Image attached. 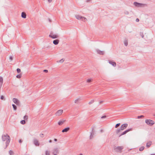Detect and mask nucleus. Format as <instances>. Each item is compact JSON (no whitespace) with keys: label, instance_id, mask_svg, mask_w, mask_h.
I'll use <instances>...</instances> for the list:
<instances>
[{"label":"nucleus","instance_id":"2","mask_svg":"<svg viewBox=\"0 0 155 155\" xmlns=\"http://www.w3.org/2000/svg\"><path fill=\"white\" fill-rule=\"evenodd\" d=\"M127 124H122L120 127V129H118L116 130V133L118 134L121 130H123L125 129L128 126Z\"/></svg>","mask_w":155,"mask_h":155},{"label":"nucleus","instance_id":"6","mask_svg":"<svg viewBox=\"0 0 155 155\" xmlns=\"http://www.w3.org/2000/svg\"><path fill=\"white\" fill-rule=\"evenodd\" d=\"M146 123L148 125H152L154 123V122L150 120H147L145 121Z\"/></svg>","mask_w":155,"mask_h":155},{"label":"nucleus","instance_id":"33","mask_svg":"<svg viewBox=\"0 0 155 155\" xmlns=\"http://www.w3.org/2000/svg\"><path fill=\"white\" fill-rule=\"evenodd\" d=\"M9 59L10 61H12L13 59V56H10L9 57Z\"/></svg>","mask_w":155,"mask_h":155},{"label":"nucleus","instance_id":"13","mask_svg":"<svg viewBox=\"0 0 155 155\" xmlns=\"http://www.w3.org/2000/svg\"><path fill=\"white\" fill-rule=\"evenodd\" d=\"M108 62L110 64L112 65L114 67L116 66V63L114 62L111 61L109 60L108 61Z\"/></svg>","mask_w":155,"mask_h":155},{"label":"nucleus","instance_id":"42","mask_svg":"<svg viewBox=\"0 0 155 155\" xmlns=\"http://www.w3.org/2000/svg\"><path fill=\"white\" fill-rule=\"evenodd\" d=\"M44 72H47L48 71L47 70H44V71H43Z\"/></svg>","mask_w":155,"mask_h":155},{"label":"nucleus","instance_id":"32","mask_svg":"<svg viewBox=\"0 0 155 155\" xmlns=\"http://www.w3.org/2000/svg\"><path fill=\"white\" fill-rule=\"evenodd\" d=\"M39 136L41 138H43L44 137V134H39Z\"/></svg>","mask_w":155,"mask_h":155},{"label":"nucleus","instance_id":"11","mask_svg":"<svg viewBox=\"0 0 155 155\" xmlns=\"http://www.w3.org/2000/svg\"><path fill=\"white\" fill-rule=\"evenodd\" d=\"M131 130H132L131 128H130V129H129L127 130H126L125 131L123 132L119 136V137H120L121 136L126 134L128 132H129Z\"/></svg>","mask_w":155,"mask_h":155},{"label":"nucleus","instance_id":"22","mask_svg":"<svg viewBox=\"0 0 155 155\" xmlns=\"http://www.w3.org/2000/svg\"><path fill=\"white\" fill-rule=\"evenodd\" d=\"M124 44L125 46H127L128 45V41L127 40H125L124 41Z\"/></svg>","mask_w":155,"mask_h":155},{"label":"nucleus","instance_id":"47","mask_svg":"<svg viewBox=\"0 0 155 155\" xmlns=\"http://www.w3.org/2000/svg\"><path fill=\"white\" fill-rule=\"evenodd\" d=\"M49 143H51L52 142V140H49Z\"/></svg>","mask_w":155,"mask_h":155},{"label":"nucleus","instance_id":"24","mask_svg":"<svg viewBox=\"0 0 155 155\" xmlns=\"http://www.w3.org/2000/svg\"><path fill=\"white\" fill-rule=\"evenodd\" d=\"M64 61V59H61L59 61H57V63H62Z\"/></svg>","mask_w":155,"mask_h":155},{"label":"nucleus","instance_id":"8","mask_svg":"<svg viewBox=\"0 0 155 155\" xmlns=\"http://www.w3.org/2000/svg\"><path fill=\"white\" fill-rule=\"evenodd\" d=\"M13 101L14 103L15 104L17 105H20V102L17 99L14 98L13 99Z\"/></svg>","mask_w":155,"mask_h":155},{"label":"nucleus","instance_id":"1","mask_svg":"<svg viewBox=\"0 0 155 155\" xmlns=\"http://www.w3.org/2000/svg\"><path fill=\"white\" fill-rule=\"evenodd\" d=\"M2 141H6L5 142V146L4 147L5 149L6 148L8 144H9L10 141V138L9 136H8L7 134H5L3 135L2 136Z\"/></svg>","mask_w":155,"mask_h":155},{"label":"nucleus","instance_id":"37","mask_svg":"<svg viewBox=\"0 0 155 155\" xmlns=\"http://www.w3.org/2000/svg\"><path fill=\"white\" fill-rule=\"evenodd\" d=\"M17 71L18 73H19L21 72V70L19 68H17Z\"/></svg>","mask_w":155,"mask_h":155},{"label":"nucleus","instance_id":"15","mask_svg":"<svg viewBox=\"0 0 155 155\" xmlns=\"http://www.w3.org/2000/svg\"><path fill=\"white\" fill-rule=\"evenodd\" d=\"M21 17L22 18H25L26 17V15L25 12H23L21 13Z\"/></svg>","mask_w":155,"mask_h":155},{"label":"nucleus","instance_id":"39","mask_svg":"<svg viewBox=\"0 0 155 155\" xmlns=\"http://www.w3.org/2000/svg\"><path fill=\"white\" fill-rule=\"evenodd\" d=\"M140 35L142 38H143L144 35H143V33H140Z\"/></svg>","mask_w":155,"mask_h":155},{"label":"nucleus","instance_id":"14","mask_svg":"<svg viewBox=\"0 0 155 155\" xmlns=\"http://www.w3.org/2000/svg\"><path fill=\"white\" fill-rule=\"evenodd\" d=\"M3 83V78L2 77L0 76V90L1 89Z\"/></svg>","mask_w":155,"mask_h":155},{"label":"nucleus","instance_id":"25","mask_svg":"<svg viewBox=\"0 0 155 155\" xmlns=\"http://www.w3.org/2000/svg\"><path fill=\"white\" fill-rule=\"evenodd\" d=\"M80 98L77 99L75 100L74 103H78L80 101Z\"/></svg>","mask_w":155,"mask_h":155},{"label":"nucleus","instance_id":"20","mask_svg":"<svg viewBox=\"0 0 155 155\" xmlns=\"http://www.w3.org/2000/svg\"><path fill=\"white\" fill-rule=\"evenodd\" d=\"M134 5L135 6H139L141 4L139 3L135 2H134Z\"/></svg>","mask_w":155,"mask_h":155},{"label":"nucleus","instance_id":"34","mask_svg":"<svg viewBox=\"0 0 155 155\" xmlns=\"http://www.w3.org/2000/svg\"><path fill=\"white\" fill-rule=\"evenodd\" d=\"M28 118V117L26 115H25L24 117V120H27Z\"/></svg>","mask_w":155,"mask_h":155},{"label":"nucleus","instance_id":"28","mask_svg":"<svg viewBox=\"0 0 155 155\" xmlns=\"http://www.w3.org/2000/svg\"><path fill=\"white\" fill-rule=\"evenodd\" d=\"M94 102V100H91L89 103L88 104H93Z\"/></svg>","mask_w":155,"mask_h":155},{"label":"nucleus","instance_id":"12","mask_svg":"<svg viewBox=\"0 0 155 155\" xmlns=\"http://www.w3.org/2000/svg\"><path fill=\"white\" fill-rule=\"evenodd\" d=\"M59 153V150L58 148H56L54 149L53 150V153L54 154H57Z\"/></svg>","mask_w":155,"mask_h":155},{"label":"nucleus","instance_id":"46","mask_svg":"<svg viewBox=\"0 0 155 155\" xmlns=\"http://www.w3.org/2000/svg\"><path fill=\"white\" fill-rule=\"evenodd\" d=\"M22 142V140H19V143H21Z\"/></svg>","mask_w":155,"mask_h":155},{"label":"nucleus","instance_id":"41","mask_svg":"<svg viewBox=\"0 0 155 155\" xmlns=\"http://www.w3.org/2000/svg\"><path fill=\"white\" fill-rule=\"evenodd\" d=\"M1 99L2 100H3L4 99V97L3 96H2L1 97Z\"/></svg>","mask_w":155,"mask_h":155},{"label":"nucleus","instance_id":"31","mask_svg":"<svg viewBox=\"0 0 155 155\" xmlns=\"http://www.w3.org/2000/svg\"><path fill=\"white\" fill-rule=\"evenodd\" d=\"M21 124H24L25 123V120H23L21 121Z\"/></svg>","mask_w":155,"mask_h":155},{"label":"nucleus","instance_id":"18","mask_svg":"<svg viewBox=\"0 0 155 155\" xmlns=\"http://www.w3.org/2000/svg\"><path fill=\"white\" fill-rule=\"evenodd\" d=\"M70 129V128L69 127L66 128H64V129L63 130H62V132H68Z\"/></svg>","mask_w":155,"mask_h":155},{"label":"nucleus","instance_id":"35","mask_svg":"<svg viewBox=\"0 0 155 155\" xmlns=\"http://www.w3.org/2000/svg\"><path fill=\"white\" fill-rule=\"evenodd\" d=\"M120 124V123H118L116 124L115 126V128H117L118 127H119Z\"/></svg>","mask_w":155,"mask_h":155},{"label":"nucleus","instance_id":"5","mask_svg":"<svg viewBox=\"0 0 155 155\" xmlns=\"http://www.w3.org/2000/svg\"><path fill=\"white\" fill-rule=\"evenodd\" d=\"M33 143L36 146H39L40 145L39 140L36 138H35L33 139Z\"/></svg>","mask_w":155,"mask_h":155},{"label":"nucleus","instance_id":"10","mask_svg":"<svg viewBox=\"0 0 155 155\" xmlns=\"http://www.w3.org/2000/svg\"><path fill=\"white\" fill-rule=\"evenodd\" d=\"M49 37L53 39H55L58 38L59 36L58 35H53L51 34L49 35Z\"/></svg>","mask_w":155,"mask_h":155},{"label":"nucleus","instance_id":"36","mask_svg":"<svg viewBox=\"0 0 155 155\" xmlns=\"http://www.w3.org/2000/svg\"><path fill=\"white\" fill-rule=\"evenodd\" d=\"M9 153L10 154V155H12L13 152L12 150H10L9 151Z\"/></svg>","mask_w":155,"mask_h":155},{"label":"nucleus","instance_id":"21","mask_svg":"<svg viewBox=\"0 0 155 155\" xmlns=\"http://www.w3.org/2000/svg\"><path fill=\"white\" fill-rule=\"evenodd\" d=\"M92 79L91 78L88 79L86 80V82L87 83H90L92 81Z\"/></svg>","mask_w":155,"mask_h":155},{"label":"nucleus","instance_id":"43","mask_svg":"<svg viewBox=\"0 0 155 155\" xmlns=\"http://www.w3.org/2000/svg\"><path fill=\"white\" fill-rule=\"evenodd\" d=\"M139 21V20L138 18H137L136 19V21H137V22H138Z\"/></svg>","mask_w":155,"mask_h":155},{"label":"nucleus","instance_id":"16","mask_svg":"<svg viewBox=\"0 0 155 155\" xmlns=\"http://www.w3.org/2000/svg\"><path fill=\"white\" fill-rule=\"evenodd\" d=\"M152 143V142L151 141H148L146 144V147L148 148L150 147V145H151Z\"/></svg>","mask_w":155,"mask_h":155},{"label":"nucleus","instance_id":"3","mask_svg":"<svg viewBox=\"0 0 155 155\" xmlns=\"http://www.w3.org/2000/svg\"><path fill=\"white\" fill-rule=\"evenodd\" d=\"M75 17L77 19L79 20H81L84 22H85L87 21V19L86 18L78 15H75Z\"/></svg>","mask_w":155,"mask_h":155},{"label":"nucleus","instance_id":"7","mask_svg":"<svg viewBox=\"0 0 155 155\" xmlns=\"http://www.w3.org/2000/svg\"><path fill=\"white\" fill-rule=\"evenodd\" d=\"M63 110H58L56 113L55 114V115L56 116H60L63 113Z\"/></svg>","mask_w":155,"mask_h":155},{"label":"nucleus","instance_id":"4","mask_svg":"<svg viewBox=\"0 0 155 155\" xmlns=\"http://www.w3.org/2000/svg\"><path fill=\"white\" fill-rule=\"evenodd\" d=\"M123 148V146H118L115 147L114 150L116 152H121Z\"/></svg>","mask_w":155,"mask_h":155},{"label":"nucleus","instance_id":"44","mask_svg":"<svg viewBox=\"0 0 155 155\" xmlns=\"http://www.w3.org/2000/svg\"><path fill=\"white\" fill-rule=\"evenodd\" d=\"M49 2H51L52 1V0H47Z\"/></svg>","mask_w":155,"mask_h":155},{"label":"nucleus","instance_id":"27","mask_svg":"<svg viewBox=\"0 0 155 155\" xmlns=\"http://www.w3.org/2000/svg\"><path fill=\"white\" fill-rule=\"evenodd\" d=\"M12 106H13V107L14 108V110H16L17 109V107L14 104H12Z\"/></svg>","mask_w":155,"mask_h":155},{"label":"nucleus","instance_id":"48","mask_svg":"<svg viewBox=\"0 0 155 155\" xmlns=\"http://www.w3.org/2000/svg\"><path fill=\"white\" fill-rule=\"evenodd\" d=\"M54 140L55 141H57V139H54Z\"/></svg>","mask_w":155,"mask_h":155},{"label":"nucleus","instance_id":"51","mask_svg":"<svg viewBox=\"0 0 155 155\" xmlns=\"http://www.w3.org/2000/svg\"><path fill=\"white\" fill-rule=\"evenodd\" d=\"M78 155H83L82 154H80Z\"/></svg>","mask_w":155,"mask_h":155},{"label":"nucleus","instance_id":"40","mask_svg":"<svg viewBox=\"0 0 155 155\" xmlns=\"http://www.w3.org/2000/svg\"><path fill=\"white\" fill-rule=\"evenodd\" d=\"M144 116H143V115H141V116H138L137 117L138 118H141L142 117H143Z\"/></svg>","mask_w":155,"mask_h":155},{"label":"nucleus","instance_id":"50","mask_svg":"<svg viewBox=\"0 0 155 155\" xmlns=\"http://www.w3.org/2000/svg\"><path fill=\"white\" fill-rule=\"evenodd\" d=\"M155 155V154L153 153V154H151L150 155Z\"/></svg>","mask_w":155,"mask_h":155},{"label":"nucleus","instance_id":"45","mask_svg":"<svg viewBox=\"0 0 155 155\" xmlns=\"http://www.w3.org/2000/svg\"><path fill=\"white\" fill-rule=\"evenodd\" d=\"M105 117H106V116H103L101 118H104Z\"/></svg>","mask_w":155,"mask_h":155},{"label":"nucleus","instance_id":"30","mask_svg":"<svg viewBox=\"0 0 155 155\" xmlns=\"http://www.w3.org/2000/svg\"><path fill=\"white\" fill-rule=\"evenodd\" d=\"M124 13L125 15H128L129 14V12L128 11L126 10V11H125L124 12Z\"/></svg>","mask_w":155,"mask_h":155},{"label":"nucleus","instance_id":"29","mask_svg":"<svg viewBox=\"0 0 155 155\" xmlns=\"http://www.w3.org/2000/svg\"><path fill=\"white\" fill-rule=\"evenodd\" d=\"M94 135V133H91V135H90V139H91L93 137Z\"/></svg>","mask_w":155,"mask_h":155},{"label":"nucleus","instance_id":"19","mask_svg":"<svg viewBox=\"0 0 155 155\" xmlns=\"http://www.w3.org/2000/svg\"><path fill=\"white\" fill-rule=\"evenodd\" d=\"M65 121V120H61L58 122V124L59 125H61L64 123Z\"/></svg>","mask_w":155,"mask_h":155},{"label":"nucleus","instance_id":"26","mask_svg":"<svg viewBox=\"0 0 155 155\" xmlns=\"http://www.w3.org/2000/svg\"><path fill=\"white\" fill-rule=\"evenodd\" d=\"M144 149V146H142L140 147L139 149V150L140 151H143Z\"/></svg>","mask_w":155,"mask_h":155},{"label":"nucleus","instance_id":"23","mask_svg":"<svg viewBox=\"0 0 155 155\" xmlns=\"http://www.w3.org/2000/svg\"><path fill=\"white\" fill-rule=\"evenodd\" d=\"M45 155H50V151L48 150H46L45 152Z\"/></svg>","mask_w":155,"mask_h":155},{"label":"nucleus","instance_id":"49","mask_svg":"<svg viewBox=\"0 0 155 155\" xmlns=\"http://www.w3.org/2000/svg\"><path fill=\"white\" fill-rule=\"evenodd\" d=\"M100 131L101 132H102L103 131V130H100Z\"/></svg>","mask_w":155,"mask_h":155},{"label":"nucleus","instance_id":"9","mask_svg":"<svg viewBox=\"0 0 155 155\" xmlns=\"http://www.w3.org/2000/svg\"><path fill=\"white\" fill-rule=\"evenodd\" d=\"M96 51L97 54L100 55H103L104 54V52L102 51H101L99 49H96Z\"/></svg>","mask_w":155,"mask_h":155},{"label":"nucleus","instance_id":"52","mask_svg":"<svg viewBox=\"0 0 155 155\" xmlns=\"http://www.w3.org/2000/svg\"><path fill=\"white\" fill-rule=\"evenodd\" d=\"M53 155H57V154H54Z\"/></svg>","mask_w":155,"mask_h":155},{"label":"nucleus","instance_id":"17","mask_svg":"<svg viewBox=\"0 0 155 155\" xmlns=\"http://www.w3.org/2000/svg\"><path fill=\"white\" fill-rule=\"evenodd\" d=\"M59 42V40H58V39H56V40H54L53 41V43L55 45H57L58 44Z\"/></svg>","mask_w":155,"mask_h":155},{"label":"nucleus","instance_id":"38","mask_svg":"<svg viewBox=\"0 0 155 155\" xmlns=\"http://www.w3.org/2000/svg\"><path fill=\"white\" fill-rule=\"evenodd\" d=\"M16 77L18 78H21V75H18L16 76Z\"/></svg>","mask_w":155,"mask_h":155}]
</instances>
